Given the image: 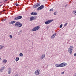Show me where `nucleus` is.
<instances>
[{"mask_svg":"<svg viewBox=\"0 0 76 76\" xmlns=\"http://www.w3.org/2000/svg\"><path fill=\"white\" fill-rule=\"evenodd\" d=\"M67 64L65 63H63L61 64H57L56 65V67H64V66H66Z\"/></svg>","mask_w":76,"mask_h":76,"instance_id":"1","label":"nucleus"},{"mask_svg":"<svg viewBox=\"0 0 76 76\" xmlns=\"http://www.w3.org/2000/svg\"><path fill=\"white\" fill-rule=\"evenodd\" d=\"M73 50V47L72 46H71L69 47V48H68V52L70 53V54H72V51Z\"/></svg>","mask_w":76,"mask_h":76,"instance_id":"2","label":"nucleus"},{"mask_svg":"<svg viewBox=\"0 0 76 76\" xmlns=\"http://www.w3.org/2000/svg\"><path fill=\"white\" fill-rule=\"evenodd\" d=\"M15 26H17L20 28L22 26V24L20 23V22L18 21L15 24Z\"/></svg>","mask_w":76,"mask_h":76,"instance_id":"3","label":"nucleus"},{"mask_svg":"<svg viewBox=\"0 0 76 76\" xmlns=\"http://www.w3.org/2000/svg\"><path fill=\"white\" fill-rule=\"evenodd\" d=\"M40 4L41 3L40 2H39L38 3L35 4L33 6V8H37V7H38L39 6H40Z\"/></svg>","mask_w":76,"mask_h":76,"instance_id":"4","label":"nucleus"},{"mask_svg":"<svg viewBox=\"0 0 76 76\" xmlns=\"http://www.w3.org/2000/svg\"><path fill=\"white\" fill-rule=\"evenodd\" d=\"M39 29V27L37 26L34 27L31 30V31H37V30H38Z\"/></svg>","mask_w":76,"mask_h":76,"instance_id":"5","label":"nucleus"},{"mask_svg":"<svg viewBox=\"0 0 76 76\" xmlns=\"http://www.w3.org/2000/svg\"><path fill=\"white\" fill-rule=\"evenodd\" d=\"M44 5H42L37 8V10L38 11L39 10H42V9H43V8H44Z\"/></svg>","mask_w":76,"mask_h":76,"instance_id":"6","label":"nucleus"},{"mask_svg":"<svg viewBox=\"0 0 76 76\" xmlns=\"http://www.w3.org/2000/svg\"><path fill=\"white\" fill-rule=\"evenodd\" d=\"M22 18V16H19L14 18V20H19V19H21Z\"/></svg>","mask_w":76,"mask_h":76,"instance_id":"7","label":"nucleus"},{"mask_svg":"<svg viewBox=\"0 0 76 76\" xmlns=\"http://www.w3.org/2000/svg\"><path fill=\"white\" fill-rule=\"evenodd\" d=\"M54 20H48L47 21L45 22V24L46 25H48V24H49V23H50L51 22H53Z\"/></svg>","mask_w":76,"mask_h":76,"instance_id":"8","label":"nucleus"},{"mask_svg":"<svg viewBox=\"0 0 76 76\" xmlns=\"http://www.w3.org/2000/svg\"><path fill=\"white\" fill-rule=\"evenodd\" d=\"M34 73L35 74H36V75H39L40 74V73H39V70H36Z\"/></svg>","mask_w":76,"mask_h":76,"instance_id":"9","label":"nucleus"},{"mask_svg":"<svg viewBox=\"0 0 76 76\" xmlns=\"http://www.w3.org/2000/svg\"><path fill=\"white\" fill-rule=\"evenodd\" d=\"M35 19H36V17H35L32 16L30 18V20L32 21V20H34Z\"/></svg>","mask_w":76,"mask_h":76,"instance_id":"10","label":"nucleus"},{"mask_svg":"<svg viewBox=\"0 0 76 76\" xmlns=\"http://www.w3.org/2000/svg\"><path fill=\"white\" fill-rule=\"evenodd\" d=\"M45 57V54H43L42 55V56L40 57V60H42V59H43V58H44Z\"/></svg>","mask_w":76,"mask_h":76,"instance_id":"11","label":"nucleus"},{"mask_svg":"<svg viewBox=\"0 0 76 76\" xmlns=\"http://www.w3.org/2000/svg\"><path fill=\"white\" fill-rule=\"evenodd\" d=\"M56 34H54L53 35H52L51 36V39H54V38H55V37H56Z\"/></svg>","mask_w":76,"mask_h":76,"instance_id":"12","label":"nucleus"},{"mask_svg":"<svg viewBox=\"0 0 76 76\" xmlns=\"http://www.w3.org/2000/svg\"><path fill=\"white\" fill-rule=\"evenodd\" d=\"M31 15H38V14L36 12L34 13V12H33L31 13Z\"/></svg>","mask_w":76,"mask_h":76,"instance_id":"13","label":"nucleus"},{"mask_svg":"<svg viewBox=\"0 0 76 76\" xmlns=\"http://www.w3.org/2000/svg\"><path fill=\"white\" fill-rule=\"evenodd\" d=\"M11 71H12V69L10 68H9V71H8V73L9 75H10L11 73Z\"/></svg>","mask_w":76,"mask_h":76,"instance_id":"14","label":"nucleus"},{"mask_svg":"<svg viewBox=\"0 0 76 76\" xmlns=\"http://www.w3.org/2000/svg\"><path fill=\"white\" fill-rule=\"evenodd\" d=\"M15 22H16L15 21H13L10 22L9 23V25H11L12 24H13V23H15Z\"/></svg>","mask_w":76,"mask_h":76,"instance_id":"15","label":"nucleus"},{"mask_svg":"<svg viewBox=\"0 0 76 76\" xmlns=\"http://www.w3.org/2000/svg\"><path fill=\"white\" fill-rule=\"evenodd\" d=\"M2 62L4 64L6 63L7 62V60L6 59H4L2 61Z\"/></svg>","mask_w":76,"mask_h":76,"instance_id":"16","label":"nucleus"},{"mask_svg":"<svg viewBox=\"0 0 76 76\" xmlns=\"http://www.w3.org/2000/svg\"><path fill=\"white\" fill-rule=\"evenodd\" d=\"M22 30H20L19 32L18 33V35H20V34L22 33Z\"/></svg>","mask_w":76,"mask_h":76,"instance_id":"17","label":"nucleus"},{"mask_svg":"<svg viewBox=\"0 0 76 76\" xmlns=\"http://www.w3.org/2000/svg\"><path fill=\"white\" fill-rule=\"evenodd\" d=\"M3 47H4V46H2V45H0V50H1Z\"/></svg>","mask_w":76,"mask_h":76,"instance_id":"18","label":"nucleus"},{"mask_svg":"<svg viewBox=\"0 0 76 76\" xmlns=\"http://www.w3.org/2000/svg\"><path fill=\"white\" fill-rule=\"evenodd\" d=\"M19 60V57H17L15 59L16 61H18Z\"/></svg>","mask_w":76,"mask_h":76,"instance_id":"19","label":"nucleus"},{"mask_svg":"<svg viewBox=\"0 0 76 76\" xmlns=\"http://www.w3.org/2000/svg\"><path fill=\"white\" fill-rule=\"evenodd\" d=\"M20 56V57H22L23 55V54L22 53H20L19 54Z\"/></svg>","mask_w":76,"mask_h":76,"instance_id":"20","label":"nucleus"},{"mask_svg":"<svg viewBox=\"0 0 76 76\" xmlns=\"http://www.w3.org/2000/svg\"><path fill=\"white\" fill-rule=\"evenodd\" d=\"M4 69H5V67H2L1 68V70H4Z\"/></svg>","mask_w":76,"mask_h":76,"instance_id":"21","label":"nucleus"},{"mask_svg":"<svg viewBox=\"0 0 76 76\" xmlns=\"http://www.w3.org/2000/svg\"><path fill=\"white\" fill-rule=\"evenodd\" d=\"M67 24H68V23H66L64 25V26H67Z\"/></svg>","mask_w":76,"mask_h":76,"instance_id":"22","label":"nucleus"},{"mask_svg":"<svg viewBox=\"0 0 76 76\" xmlns=\"http://www.w3.org/2000/svg\"><path fill=\"white\" fill-rule=\"evenodd\" d=\"M57 12H55L54 13V15H56V14H57Z\"/></svg>","mask_w":76,"mask_h":76,"instance_id":"23","label":"nucleus"},{"mask_svg":"<svg viewBox=\"0 0 76 76\" xmlns=\"http://www.w3.org/2000/svg\"><path fill=\"white\" fill-rule=\"evenodd\" d=\"M62 26H63V24H61L60 26V28H62Z\"/></svg>","mask_w":76,"mask_h":76,"instance_id":"24","label":"nucleus"},{"mask_svg":"<svg viewBox=\"0 0 76 76\" xmlns=\"http://www.w3.org/2000/svg\"><path fill=\"white\" fill-rule=\"evenodd\" d=\"M50 12H52V11H53V9L52 8V9H50Z\"/></svg>","mask_w":76,"mask_h":76,"instance_id":"25","label":"nucleus"},{"mask_svg":"<svg viewBox=\"0 0 76 76\" xmlns=\"http://www.w3.org/2000/svg\"><path fill=\"white\" fill-rule=\"evenodd\" d=\"M10 38H12L13 36H12V35H10Z\"/></svg>","mask_w":76,"mask_h":76,"instance_id":"26","label":"nucleus"},{"mask_svg":"<svg viewBox=\"0 0 76 76\" xmlns=\"http://www.w3.org/2000/svg\"><path fill=\"white\" fill-rule=\"evenodd\" d=\"M15 5L16 6H19V4H18L16 3L15 4Z\"/></svg>","mask_w":76,"mask_h":76,"instance_id":"27","label":"nucleus"},{"mask_svg":"<svg viewBox=\"0 0 76 76\" xmlns=\"http://www.w3.org/2000/svg\"><path fill=\"white\" fill-rule=\"evenodd\" d=\"M68 5L67 4H66L65 6L64 7L66 8V7H67V6Z\"/></svg>","mask_w":76,"mask_h":76,"instance_id":"28","label":"nucleus"},{"mask_svg":"<svg viewBox=\"0 0 76 76\" xmlns=\"http://www.w3.org/2000/svg\"><path fill=\"white\" fill-rule=\"evenodd\" d=\"M64 72H62L61 73V75H63V74H64Z\"/></svg>","mask_w":76,"mask_h":76,"instance_id":"29","label":"nucleus"},{"mask_svg":"<svg viewBox=\"0 0 76 76\" xmlns=\"http://www.w3.org/2000/svg\"><path fill=\"white\" fill-rule=\"evenodd\" d=\"M74 13H75V15H76V10L75 12L74 11Z\"/></svg>","mask_w":76,"mask_h":76,"instance_id":"30","label":"nucleus"},{"mask_svg":"<svg viewBox=\"0 0 76 76\" xmlns=\"http://www.w3.org/2000/svg\"><path fill=\"white\" fill-rule=\"evenodd\" d=\"M3 70H1V69L0 70V72H3Z\"/></svg>","mask_w":76,"mask_h":76,"instance_id":"31","label":"nucleus"},{"mask_svg":"<svg viewBox=\"0 0 76 76\" xmlns=\"http://www.w3.org/2000/svg\"><path fill=\"white\" fill-rule=\"evenodd\" d=\"M8 0H4V1L5 2L6 1H7Z\"/></svg>","mask_w":76,"mask_h":76,"instance_id":"32","label":"nucleus"},{"mask_svg":"<svg viewBox=\"0 0 76 76\" xmlns=\"http://www.w3.org/2000/svg\"><path fill=\"white\" fill-rule=\"evenodd\" d=\"M76 54H74V56H75V57H76Z\"/></svg>","mask_w":76,"mask_h":76,"instance_id":"33","label":"nucleus"},{"mask_svg":"<svg viewBox=\"0 0 76 76\" xmlns=\"http://www.w3.org/2000/svg\"><path fill=\"white\" fill-rule=\"evenodd\" d=\"M15 76H18V74H17Z\"/></svg>","mask_w":76,"mask_h":76,"instance_id":"34","label":"nucleus"},{"mask_svg":"<svg viewBox=\"0 0 76 76\" xmlns=\"http://www.w3.org/2000/svg\"><path fill=\"white\" fill-rule=\"evenodd\" d=\"M6 20V19H4L3 20V21H5Z\"/></svg>","mask_w":76,"mask_h":76,"instance_id":"35","label":"nucleus"},{"mask_svg":"<svg viewBox=\"0 0 76 76\" xmlns=\"http://www.w3.org/2000/svg\"><path fill=\"white\" fill-rule=\"evenodd\" d=\"M25 68L27 67V66H25Z\"/></svg>","mask_w":76,"mask_h":76,"instance_id":"36","label":"nucleus"},{"mask_svg":"<svg viewBox=\"0 0 76 76\" xmlns=\"http://www.w3.org/2000/svg\"><path fill=\"white\" fill-rule=\"evenodd\" d=\"M1 5H0V7H1Z\"/></svg>","mask_w":76,"mask_h":76,"instance_id":"37","label":"nucleus"},{"mask_svg":"<svg viewBox=\"0 0 76 76\" xmlns=\"http://www.w3.org/2000/svg\"><path fill=\"white\" fill-rule=\"evenodd\" d=\"M1 60V58H0V60Z\"/></svg>","mask_w":76,"mask_h":76,"instance_id":"38","label":"nucleus"},{"mask_svg":"<svg viewBox=\"0 0 76 76\" xmlns=\"http://www.w3.org/2000/svg\"><path fill=\"white\" fill-rule=\"evenodd\" d=\"M1 14V13H0V15H1V14Z\"/></svg>","mask_w":76,"mask_h":76,"instance_id":"39","label":"nucleus"},{"mask_svg":"<svg viewBox=\"0 0 76 76\" xmlns=\"http://www.w3.org/2000/svg\"><path fill=\"white\" fill-rule=\"evenodd\" d=\"M1 3V2H0V3Z\"/></svg>","mask_w":76,"mask_h":76,"instance_id":"40","label":"nucleus"}]
</instances>
